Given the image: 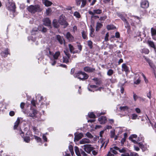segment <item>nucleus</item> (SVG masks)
<instances>
[{"label":"nucleus","mask_w":156,"mask_h":156,"mask_svg":"<svg viewBox=\"0 0 156 156\" xmlns=\"http://www.w3.org/2000/svg\"><path fill=\"white\" fill-rule=\"evenodd\" d=\"M53 23L55 27L58 28L59 27V25L56 20H53Z\"/></svg>","instance_id":"a878e982"},{"label":"nucleus","mask_w":156,"mask_h":156,"mask_svg":"<svg viewBox=\"0 0 156 156\" xmlns=\"http://www.w3.org/2000/svg\"><path fill=\"white\" fill-rule=\"evenodd\" d=\"M83 146L84 147L83 150L88 154H90L94 149V147H91V145L90 144L85 145Z\"/></svg>","instance_id":"39448f33"},{"label":"nucleus","mask_w":156,"mask_h":156,"mask_svg":"<svg viewBox=\"0 0 156 156\" xmlns=\"http://www.w3.org/2000/svg\"><path fill=\"white\" fill-rule=\"evenodd\" d=\"M20 122V119L19 118H18L16 122L14 123V125L13 127V129H15L18 126V125H19V124Z\"/></svg>","instance_id":"aec40b11"},{"label":"nucleus","mask_w":156,"mask_h":156,"mask_svg":"<svg viewBox=\"0 0 156 156\" xmlns=\"http://www.w3.org/2000/svg\"><path fill=\"white\" fill-rule=\"evenodd\" d=\"M86 0H82V4L81 5V7H84L86 5Z\"/></svg>","instance_id":"49530a36"},{"label":"nucleus","mask_w":156,"mask_h":156,"mask_svg":"<svg viewBox=\"0 0 156 156\" xmlns=\"http://www.w3.org/2000/svg\"><path fill=\"white\" fill-rule=\"evenodd\" d=\"M113 73V71L111 69H109L107 73V74L108 76H111Z\"/></svg>","instance_id":"58836bf2"},{"label":"nucleus","mask_w":156,"mask_h":156,"mask_svg":"<svg viewBox=\"0 0 156 156\" xmlns=\"http://www.w3.org/2000/svg\"><path fill=\"white\" fill-rule=\"evenodd\" d=\"M74 76L75 77L77 78L82 80H84L89 77L87 73L82 71H80L77 73H75Z\"/></svg>","instance_id":"f257e3e1"},{"label":"nucleus","mask_w":156,"mask_h":156,"mask_svg":"<svg viewBox=\"0 0 156 156\" xmlns=\"http://www.w3.org/2000/svg\"><path fill=\"white\" fill-rule=\"evenodd\" d=\"M138 117V115H137L135 114H133L132 115V119H136Z\"/></svg>","instance_id":"c03bdc74"},{"label":"nucleus","mask_w":156,"mask_h":156,"mask_svg":"<svg viewBox=\"0 0 156 156\" xmlns=\"http://www.w3.org/2000/svg\"><path fill=\"white\" fill-rule=\"evenodd\" d=\"M46 50L47 51H49V55L47 54V55L49 57H50V56L49 55H53V54L51 51H50L49 48H47Z\"/></svg>","instance_id":"a18cd8bd"},{"label":"nucleus","mask_w":156,"mask_h":156,"mask_svg":"<svg viewBox=\"0 0 156 156\" xmlns=\"http://www.w3.org/2000/svg\"><path fill=\"white\" fill-rule=\"evenodd\" d=\"M151 33L152 36H155L156 35V30L153 28L151 29Z\"/></svg>","instance_id":"cd10ccee"},{"label":"nucleus","mask_w":156,"mask_h":156,"mask_svg":"<svg viewBox=\"0 0 156 156\" xmlns=\"http://www.w3.org/2000/svg\"><path fill=\"white\" fill-rule=\"evenodd\" d=\"M74 15L75 16H76V17H77L78 18H79L80 16L79 14V13L77 12H75L74 13Z\"/></svg>","instance_id":"de8ad7c7"},{"label":"nucleus","mask_w":156,"mask_h":156,"mask_svg":"<svg viewBox=\"0 0 156 156\" xmlns=\"http://www.w3.org/2000/svg\"><path fill=\"white\" fill-rule=\"evenodd\" d=\"M38 30L44 33H45L47 31V29L44 27H39Z\"/></svg>","instance_id":"473e14b6"},{"label":"nucleus","mask_w":156,"mask_h":156,"mask_svg":"<svg viewBox=\"0 0 156 156\" xmlns=\"http://www.w3.org/2000/svg\"><path fill=\"white\" fill-rule=\"evenodd\" d=\"M107 18L106 16H105L103 17H101L99 19V20L101 21L105 20Z\"/></svg>","instance_id":"13d9d810"},{"label":"nucleus","mask_w":156,"mask_h":156,"mask_svg":"<svg viewBox=\"0 0 156 156\" xmlns=\"http://www.w3.org/2000/svg\"><path fill=\"white\" fill-rule=\"evenodd\" d=\"M74 150L75 153L78 156H81L80 151H79V148L76 146L74 147Z\"/></svg>","instance_id":"412c9836"},{"label":"nucleus","mask_w":156,"mask_h":156,"mask_svg":"<svg viewBox=\"0 0 156 156\" xmlns=\"http://www.w3.org/2000/svg\"><path fill=\"white\" fill-rule=\"evenodd\" d=\"M118 151L120 153H124L122 154L121 156H129V154L126 153V150L125 148H122V149L119 148V150H118Z\"/></svg>","instance_id":"9d476101"},{"label":"nucleus","mask_w":156,"mask_h":156,"mask_svg":"<svg viewBox=\"0 0 156 156\" xmlns=\"http://www.w3.org/2000/svg\"><path fill=\"white\" fill-rule=\"evenodd\" d=\"M122 71L127 72L129 71L128 67L125 64H123L122 66Z\"/></svg>","instance_id":"4be33fe9"},{"label":"nucleus","mask_w":156,"mask_h":156,"mask_svg":"<svg viewBox=\"0 0 156 156\" xmlns=\"http://www.w3.org/2000/svg\"><path fill=\"white\" fill-rule=\"evenodd\" d=\"M133 98L134 101H136L137 98L138 97L136 94H134L133 95Z\"/></svg>","instance_id":"338daca9"},{"label":"nucleus","mask_w":156,"mask_h":156,"mask_svg":"<svg viewBox=\"0 0 156 156\" xmlns=\"http://www.w3.org/2000/svg\"><path fill=\"white\" fill-rule=\"evenodd\" d=\"M107 28L108 30H113L116 28L113 25H108L107 26Z\"/></svg>","instance_id":"c85d7f7f"},{"label":"nucleus","mask_w":156,"mask_h":156,"mask_svg":"<svg viewBox=\"0 0 156 156\" xmlns=\"http://www.w3.org/2000/svg\"><path fill=\"white\" fill-rule=\"evenodd\" d=\"M77 47L78 49L80 50V51H79V53L80 52V51H81L82 49V46L80 44H78L77 45Z\"/></svg>","instance_id":"bf43d9fd"},{"label":"nucleus","mask_w":156,"mask_h":156,"mask_svg":"<svg viewBox=\"0 0 156 156\" xmlns=\"http://www.w3.org/2000/svg\"><path fill=\"white\" fill-rule=\"evenodd\" d=\"M43 24L46 26H49L51 24V21L48 18H46L43 20Z\"/></svg>","instance_id":"f8f14e48"},{"label":"nucleus","mask_w":156,"mask_h":156,"mask_svg":"<svg viewBox=\"0 0 156 156\" xmlns=\"http://www.w3.org/2000/svg\"><path fill=\"white\" fill-rule=\"evenodd\" d=\"M86 135L90 139L92 138L93 137V136L91 134L88 132L86 134Z\"/></svg>","instance_id":"a19ab883"},{"label":"nucleus","mask_w":156,"mask_h":156,"mask_svg":"<svg viewBox=\"0 0 156 156\" xmlns=\"http://www.w3.org/2000/svg\"><path fill=\"white\" fill-rule=\"evenodd\" d=\"M43 3L46 6H50L52 4V3L48 0H42Z\"/></svg>","instance_id":"f3484780"},{"label":"nucleus","mask_w":156,"mask_h":156,"mask_svg":"<svg viewBox=\"0 0 156 156\" xmlns=\"http://www.w3.org/2000/svg\"><path fill=\"white\" fill-rule=\"evenodd\" d=\"M80 154H81L83 156H86L87 155V154L82 150L80 149Z\"/></svg>","instance_id":"603ef678"},{"label":"nucleus","mask_w":156,"mask_h":156,"mask_svg":"<svg viewBox=\"0 0 156 156\" xmlns=\"http://www.w3.org/2000/svg\"><path fill=\"white\" fill-rule=\"evenodd\" d=\"M102 12V10L100 9H94L93 10V12L91 11H88L89 13L92 15L91 16V18H93V16H94V14H100Z\"/></svg>","instance_id":"0eeeda50"},{"label":"nucleus","mask_w":156,"mask_h":156,"mask_svg":"<svg viewBox=\"0 0 156 156\" xmlns=\"http://www.w3.org/2000/svg\"><path fill=\"white\" fill-rule=\"evenodd\" d=\"M147 43L151 47L153 48L154 49L156 48L154 43L153 41H147Z\"/></svg>","instance_id":"b1692460"},{"label":"nucleus","mask_w":156,"mask_h":156,"mask_svg":"<svg viewBox=\"0 0 156 156\" xmlns=\"http://www.w3.org/2000/svg\"><path fill=\"white\" fill-rule=\"evenodd\" d=\"M23 138L24 141L27 143H29L30 140V138L29 136H25L23 137Z\"/></svg>","instance_id":"2f4dec72"},{"label":"nucleus","mask_w":156,"mask_h":156,"mask_svg":"<svg viewBox=\"0 0 156 156\" xmlns=\"http://www.w3.org/2000/svg\"><path fill=\"white\" fill-rule=\"evenodd\" d=\"M129 108V107L127 106H121L119 108L120 110L122 111L127 110Z\"/></svg>","instance_id":"7c9ffc66"},{"label":"nucleus","mask_w":156,"mask_h":156,"mask_svg":"<svg viewBox=\"0 0 156 156\" xmlns=\"http://www.w3.org/2000/svg\"><path fill=\"white\" fill-rule=\"evenodd\" d=\"M109 37V34L108 33H107L105 35V41H108V37Z\"/></svg>","instance_id":"8fccbe9b"},{"label":"nucleus","mask_w":156,"mask_h":156,"mask_svg":"<svg viewBox=\"0 0 156 156\" xmlns=\"http://www.w3.org/2000/svg\"><path fill=\"white\" fill-rule=\"evenodd\" d=\"M81 33L83 38L84 39H86L87 38V33L84 31H83Z\"/></svg>","instance_id":"f704fd0d"},{"label":"nucleus","mask_w":156,"mask_h":156,"mask_svg":"<svg viewBox=\"0 0 156 156\" xmlns=\"http://www.w3.org/2000/svg\"><path fill=\"white\" fill-rule=\"evenodd\" d=\"M98 120L100 124H104L106 122L107 119L105 117L101 116L98 118Z\"/></svg>","instance_id":"2eb2a0df"},{"label":"nucleus","mask_w":156,"mask_h":156,"mask_svg":"<svg viewBox=\"0 0 156 156\" xmlns=\"http://www.w3.org/2000/svg\"><path fill=\"white\" fill-rule=\"evenodd\" d=\"M112 153L110 151H110L108 152L107 155V156H114V154Z\"/></svg>","instance_id":"0e129e2a"},{"label":"nucleus","mask_w":156,"mask_h":156,"mask_svg":"<svg viewBox=\"0 0 156 156\" xmlns=\"http://www.w3.org/2000/svg\"><path fill=\"white\" fill-rule=\"evenodd\" d=\"M9 115L10 116H12L15 115V112L13 111H11L9 112Z\"/></svg>","instance_id":"052dcab7"},{"label":"nucleus","mask_w":156,"mask_h":156,"mask_svg":"<svg viewBox=\"0 0 156 156\" xmlns=\"http://www.w3.org/2000/svg\"><path fill=\"white\" fill-rule=\"evenodd\" d=\"M70 58L66 56L63 57V62L64 63H67L69 62V59Z\"/></svg>","instance_id":"72a5a7b5"},{"label":"nucleus","mask_w":156,"mask_h":156,"mask_svg":"<svg viewBox=\"0 0 156 156\" xmlns=\"http://www.w3.org/2000/svg\"><path fill=\"white\" fill-rule=\"evenodd\" d=\"M64 52L65 55H66V57H68V58L70 57L71 55L69 53V51L68 50H66V51H64Z\"/></svg>","instance_id":"ea45409f"},{"label":"nucleus","mask_w":156,"mask_h":156,"mask_svg":"<svg viewBox=\"0 0 156 156\" xmlns=\"http://www.w3.org/2000/svg\"><path fill=\"white\" fill-rule=\"evenodd\" d=\"M75 137L74 139V141H78L83 137V135L81 133H75L74 134Z\"/></svg>","instance_id":"6e6552de"},{"label":"nucleus","mask_w":156,"mask_h":156,"mask_svg":"<svg viewBox=\"0 0 156 156\" xmlns=\"http://www.w3.org/2000/svg\"><path fill=\"white\" fill-rule=\"evenodd\" d=\"M37 114V111L34 109L32 110L31 112H29L27 114L28 116L32 118H34Z\"/></svg>","instance_id":"9b49d317"},{"label":"nucleus","mask_w":156,"mask_h":156,"mask_svg":"<svg viewBox=\"0 0 156 156\" xmlns=\"http://www.w3.org/2000/svg\"><path fill=\"white\" fill-rule=\"evenodd\" d=\"M140 80L139 78L136 81L134 82V83L136 84H138L140 83Z\"/></svg>","instance_id":"6e6d98bb"},{"label":"nucleus","mask_w":156,"mask_h":156,"mask_svg":"<svg viewBox=\"0 0 156 156\" xmlns=\"http://www.w3.org/2000/svg\"><path fill=\"white\" fill-rule=\"evenodd\" d=\"M118 150H119V148L117 147H114L110 149V151L115 154H117V152L116 151H118Z\"/></svg>","instance_id":"6ab92c4d"},{"label":"nucleus","mask_w":156,"mask_h":156,"mask_svg":"<svg viewBox=\"0 0 156 156\" xmlns=\"http://www.w3.org/2000/svg\"><path fill=\"white\" fill-rule=\"evenodd\" d=\"M90 140L87 138H83L80 141V144H86L89 143H90Z\"/></svg>","instance_id":"4468645a"},{"label":"nucleus","mask_w":156,"mask_h":156,"mask_svg":"<svg viewBox=\"0 0 156 156\" xmlns=\"http://www.w3.org/2000/svg\"><path fill=\"white\" fill-rule=\"evenodd\" d=\"M69 149L70 151L71 154L72 156L74 154L73 150V147L71 145H70L69 146Z\"/></svg>","instance_id":"c756f323"},{"label":"nucleus","mask_w":156,"mask_h":156,"mask_svg":"<svg viewBox=\"0 0 156 156\" xmlns=\"http://www.w3.org/2000/svg\"><path fill=\"white\" fill-rule=\"evenodd\" d=\"M151 91H149V92L147 94V97L150 99L151 98Z\"/></svg>","instance_id":"5fc2aeb1"},{"label":"nucleus","mask_w":156,"mask_h":156,"mask_svg":"<svg viewBox=\"0 0 156 156\" xmlns=\"http://www.w3.org/2000/svg\"><path fill=\"white\" fill-rule=\"evenodd\" d=\"M51 8H48L46 9V13L47 15H50L51 12Z\"/></svg>","instance_id":"37998d69"},{"label":"nucleus","mask_w":156,"mask_h":156,"mask_svg":"<svg viewBox=\"0 0 156 156\" xmlns=\"http://www.w3.org/2000/svg\"><path fill=\"white\" fill-rule=\"evenodd\" d=\"M60 52L59 51H57L54 54H53V57L55 59H58V56L60 55Z\"/></svg>","instance_id":"393cba45"},{"label":"nucleus","mask_w":156,"mask_h":156,"mask_svg":"<svg viewBox=\"0 0 156 156\" xmlns=\"http://www.w3.org/2000/svg\"><path fill=\"white\" fill-rule=\"evenodd\" d=\"M64 16L61 15L59 18V23L61 25L64 26V28H65L68 25V24L64 18Z\"/></svg>","instance_id":"20e7f679"},{"label":"nucleus","mask_w":156,"mask_h":156,"mask_svg":"<svg viewBox=\"0 0 156 156\" xmlns=\"http://www.w3.org/2000/svg\"><path fill=\"white\" fill-rule=\"evenodd\" d=\"M6 6L8 10L15 12L16 8L15 3L12 2H8L6 3Z\"/></svg>","instance_id":"7ed1b4c3"},{"label":"nucleus","mask_w":156,"mask_h":156,"mask_svg":"<svg viewBox=\"0 0 156 156\" xmlns=\"http://www.w3.org/2000/svg\"><path fill=\"white\" fill-rule=\"evenodd\" d=\"M35 139L38 142H40L41 141V138L37 136H35Z\"/></svg>","instance_id":"e2e57ef3"},{"label":"nucleus","mask_w":156,"mask_h":156,"mask_svg":"<svg viewBox=\"0 0 156 156\" xmlns=\"http://www.w3.org/2000/svg\"><path fill=\"white\" fill-rule=\"evenodd\" d=\"M87 44L88 46L90 48V49H92L93 48V42L91 41H88L87 42Z\"/></svg>","instance_id":"c9c22d12"},{"label":"nucleus","mask_w":156,"mask_h":156,"mask_svg":"<svg viewBox=\"0 0 156 156\" xmlns=\"http://www.w3.org/2000/svg\"><path fill=\"white\" fill-rule=\"evenodd\" d=\"M141 7L144 9H146L149 6V3L147 0H144L142 1L140 3Z\"/></svg>","instance_id":"423d86ee"},{"label":"nucleus","mask_w":156,"mask_h":156,"mask_svg":"<svg viewBox=\"0 0 156 156\" xmlns=\"http://www.w3.org/2000/svg\"><path fill=\"white\" fill-rule=\"evenodd\" d=\"M88 115L90 118H95V115L92 112H90L88 114Z\"/></svg>","instance_id":"79ce46f5"},{"label":"nucleus","mask_w":156,"mask_h":156,"mask_svg":"<svg viewBox=\"0 0 156 156\" xmlns=\"http://www.w3.org/2000/svg\"><path fill=\"white\" fill-rule=\"evenodd\" d=\"M130 156H139L135 152H131L130 154Z\"/></svg>","instance_id":"4d7b16f0"},{"label":"nucleus","mask_w":156,"mask_h":156,"mask_svg":"<svg viewBox=\"0 0 156 156\" xmlns=\"http://www.w3.org/2000/svg\"><path fill=\"white\" fill-rule=\"evenodd\" d=\"M83 70L87 73H92L95 70V69L89 66H86L83 68Z\"/></svg>","instance_id":"1a4fd4ad"},{"label":"nucleus","mask_w":156,"mask_h":156,"mask_svg":"<svg viewBox=\"0 0 156 156\" xmlns=\"http://www.w3.org/2000/svg\"><path fill=\"white\" fill-rule=\"evenodd\" d=\"M119 16L120 17L121 19L124 21H125L126 23V25L127 26L129 25V24L127 21H126V20L125 18L123 17L122 15H119Z\"/></svg>","instance_id":"4c0bfd02"},{"label":"nucleus","mask_w":156,"mask_h":156,"mask_svg":"<svg viewBox=\"0 0 156 156\" xmlns=\"http://www.w3.org/2000/svg\"><path fill=\"white\" fill-rule=\"evenodd\" d=\"M31 103L32 105L34 106H36V101L34 99H33L31 101Z\"/></svg>","instance_id":"864d4df0"},{"label":"nucleus","mask_w":156,"mask_h":156,"mask_svg":"<svg viewBox=\"0 0 156 156\" xmlns=\"http://www.w3.org/2000/svg\"><path fill=\"white\" fill-rule=\"evenodd\" d=\"M66 37L69 41H72L73 40L74 38L73 37L69 32L67 33Z\"/></svg>","instance_id":"a211bd4d"},{"label":"nucleus","mask_w":156,"mask_h":156,"mask_svg":"<svg viewBox=\"0 0 156 156\" xmlns=\"http://www.w3.org/2000/svg\"><path fill=\"white\" fill-rule=\"evenodd\" d=\"M126 139L125 138H122L121 140V143L122 144H124V143L125 141H126Z\"/></svg>","instance_id":"69168bd1"},{"label":"nucleus","mask_w":156,"mask_h":156,"mask_svg":"<svg viewBox=\"0 0 156 156\" xmlns=\"http://www.w3.org/2000/svg\"><path fill=\"white\" fill-rule=\"evenodd\" d=\"M115 37L117 38H119L120 37V34L119 32H116L115 34Z\"/></svg>","instance_id":"680f3d73"},{"label":"nucleus","mask_w":156,"mask_h":156,"mask_svg":"<svg viewBox=\"0 0 156 156\" xmlns=\"http://www.w3.org/2000/svg\"><path fill=\"white\" fill-rule=\"evenodd\" d=\"M111 138H113L115 136V132L113 131H111Z\"/></svg>","instance_id":"09e8293b"},{"label":"nucleus","mask_w":156,"mask_h":156,"mask_svg":"<svg viewBox=\"0 0 156 156\" xmlns=\"http://www.w3.org/2000/svg\"><path fill=\"white\" fill-rule=\"evenodd\" d=\"M1 55L3 57H6L9 54L8 49H7L5 52H2L1 53Z\"/></svg>","instance_id":"5701e85b"},{"label":"nucleus","mask_w":156,"mask_h":156,"mask_svg":"<svg viewBox=\"0 0 156 156\" xmlns=\"http://www.w3.org/2000/svg\"><path fill=\"white\" fill-rule=\"evenodd\" d=\"M94 149H95V148L94 147V149H93V150H92V154L94 155L95 156L97 154H98V150H95Z\"/></svg>","instance_id":"e433bc0d"},{"label":"nucleus","mask_w":156,"mask_h":156,"mask_svg":"<svg viewBox=\"0 0 156 156\" xmlns=\"http://www.w3.org/2000/svg\"><path fill=\"white\" fill-rule=\"evenodd\" d=\"M25 105V103L23 102H22L20 105V107L22 109H23Z\"/></svg>","instance_id":"774afa93"},{"label":"nucleus","mask_w":156,"mask_h":156,"mask_svg":"<svg viewBox=\"0 0 156 156\" xmlns=\"http://www.w3.org/2000/svg\"><path fill=\"white\" fill-rule=\"evenodd\" d=\"M102 24L100 23H98L97 24L96 30L98 31L100 29L102 26Z\"/></svg>","instance_id":"bb28decb"},{"label":"nucleus","mask_w":156,"mask_h":156,"mask_svg":"<svg viewBox=\"0 0 156 156\" xmlns=\"http://www.w3.org/2000/svg\"><path fill=\"white\" fill-rule=\"evenodd\" d=\"M27 9L29 12L33 13L41 10L40 6L38 5H31L28 7Z\"/></svg>","instance_id":"f03ea898"},{"label":"nucleus","mask_w":156,"mask_h":156,"mask_svg":"<svg viewBox=\"0 0 156 156\" xmlns=\"http://www.w3.org/2000/svg\"><path fill=\"white\" fill-rule=\"evenodd\" d=\"M56 39L61 44L65 42V40L63 37L59 35H58L56 36Z\"/></svg>","instance_id":"ddd939ff"},{"label":"nucleus","mask_w":156,"mask_h":156,"mask_svg":"<svg viewBox=\"0 0 156 156\" xmlns=\"http://www.w3.org/2000/svg\"><path fill=\"white\" fill-rule=\"evenodd\" d=\"M137 136L136 134H133L131 135L129 137V140H130L132 139H133V138H136Z\"/></svg>","instance_id":"3c124183"},{"label":"nucleus","mask_w":156,"mask_h":156,"mask_svg":"<svg viewBox=\"0 0 156 156\" xmlns=\"http://www.w3.org/2000/svg\"><path fill=\"white\" fill-rule=\"evenodd\" d=\"M69 46L71 53L73 54L79 53V51L77 50L74 51V48L73 45H71V44H69Z\"/></svg>","instance_id":"dca6fc26"}]
</instances>
